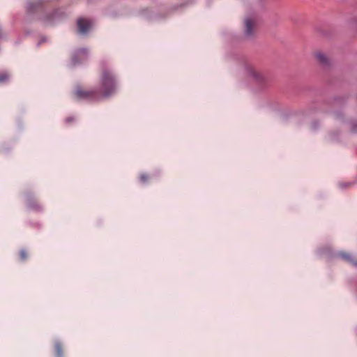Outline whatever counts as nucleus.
<instances>
[{"mask_svg":"<svg viewBox=\"0 0 357 357\" xmlns=\"http://www.w3.org/2000/svg\"><path fill=\"white\" fill-rule=\"evenodd\" d=\"M116 89L115 76L109 70L105 69L101 77V95L98 94L96 91H83L80 87H77L75 91V96L77 100L95 101L99 100L101 97L111 96L116 92Z\"/></svg>","mask_w":357,"mask_h":357,"instance_id":"1","label":"nucleus"},{"mask_svg":"<svg viewBox=\"0 0 357 357\" xmlns=\"http://www.w3.org/2000/svg\"><path fill=\"white\" fill-rule=\"evenodd\" d=\"M89 52L86 48H81L75 51L72 57V64L75 66L83 63L88 59Z\"/></svg>","mask_w":357,"mask_h":357,"instance_id":"2","label":"nucleus"},{"mask_svg":"<svg viewBox=\"0 0 357 357\" xmlns=\"http://www.w3.org/2000/svg\"><path fill=\"white\" fill-rule=\"evenodd\" d=\"M92 26L91 20L84 18H80L77 20V29L78 33L81 35L85 36L89 31Z\"/></svg>","mask_w":357,"mask_h":357,"instance_id":"3","label":"nucleus"},{"mask_svg":"<svg viewBox=\"0 0 357 357\" xmlns=\"http://www.w3.org/2000/svg\"><path fill=\"white\" fill-rule=\"evenodd\" d=\"M248 74L255 82L259 84H265L266 82V77L262 73L252 67L248 68Z\"/></svg>","mask_w":357,"mask_h":357,"instance_id":"4","label":"nucleus"},{"mask_svg":"<svg viewBox=\"0 0 357 357\" xmlns=\"http://www.w3.org/2000/svg\"><path fill=\"white\" fill-rule=\"evenodd\" d=\"M254 33V22L250 19L247 18L245 20V34L247 36H252Z\"/></svg>","mask_w":357,"mask_h":357,"instance_id":"5","label":"nucleus"},{"mask_svg":"<svg viewBox=\"0 0 357 357\" xmlns=\"http://www.w3.org/2000/svg\"><path fill=\"white\" fill-rule=\"evenodd\" d=\"M337 255H338V257H341L342 259H344L347 262L357 267V261H355L353 259V257L351 256V255L346 253V252H340L337 254Z\"/></svg>","mask_w":357,"mask_h":357,"instance_id":"6","label":"nucleus"},{"mask_svg":"<svg viewBox=\"0 0 357 357\" xmlns=\"http://www.w3.org/2000/svg\"><path fill=\"white\" fill-rule=\"evenodd\" d=\"M43 3L41 0H33L27 3V10L29 12L33 11L36 8L40 6Z\"/></svg>","mask_w":357,"mask_h":357,"instance_id":"7","label":"nucleus"},{"mask_svg":"<svg viewBox=\"0 0 357 357\" xmlns=\"http://www.w3.org/2000/svg\"><path fill=\"white\" fill-rule=\"evenodd\" d=\"M315 56L317 61L322 65L326 66L328 64V59L326 56L321 52H317Z\"/></svg>","mask_w":357,"mask_h":357,"instance_id":"8","label":"nucleus"},{"mask_svg":"<svg viewBox=\"0 0 357 357\" xmlns=\"http://www.w3.org/2000/svg\"><path fill=\"white\" fill-rule=\"evenodd\" d=\"M54 349L56 357H63V351L61 344L59 342H56L54 344Z\"/></svg>","mask_w":357,"mask_h":357,"instance_id":"9","label":"nucleus"},{"mask_svg":"<svg viewBox=\"0 0 357 357\" xmlns=\"http://www.w3.org/2000/svg\"><path fill=\"white\" fill-rule=\"evenodd\" d=\"M9 79V75L7 73H3L0 74V83H3L8 81Z\"/></svg>","mask_w":357,"mask_h":357,"instance_id":"10","label":"nucleus"},{"mask_svg":"<svg viewBox=\"0 0 357 357\" xmlns=\"http://www.w3.org/2000/svg\"><path fill=\"white\" fill-rule=\"evenodd\" d=\"M28 207L30 209L35 210V211H39L40 209V206L37 204H32L31 202H28Z\"/></svg>","mask_w":357,"mask_h":357,"instance_id":"11","label":"nucleus"},{"mask_svg":"<svg viewBox=\"0 0 357 357\" xmlns=\"http://www.w3.org/2000/svg\"><path fill=\"white\" fill-rule=\"evenodd\" d=\"M20 255L21 259L23 261L25 260L27 257V254H26V252L25 250H21Z\"/></svg>","mask_w":357,"mask_h":357,"instance_id":"12","label":"nucleus"},{"mask_svg":"<svg viewBox=\"0 0 357 357\" xmlns=\"http://www.w3.org/2000/svg\"><path fill=\"white\" fill-rule=\"evenodd\" d=\"M147 180H148V176L146 174H141V176H140V181L142 183L146 182Z\"/></svg>","mask_w":357,"mask_h":357,"instance_id":"13","label":"nucleus"},{"mask_svg":"<svg viewBox=\"0 0 357 357\" xmlns=\"http://www.w3.org/2000/svg\"><path fill=\"white\" fill-rule=\"evenodd\" d=\"M72 121H73V117H68L66 119V123H70Z\"/></svg>","mask_w":357,"mask_h":357,"instance_id":"14","label":"nucleus"},{"mask_svg":"<svg viewBox=\"0 0 357 357\" xmlns=\"http://www.w3.org/2000/svg\"><path fill=\"white\" fill-rule=\"evenodd\" d=\"M350 185V183H346V184L340 183V186L342 188H344V187H346V186H347V185Z\"/></svg>","mask_w":357,"mask_h":357,"instance_id":"15","label":"nucleus"},{"mask_svg":"<svg viewBox=\"0 0 357 357\" xmlns=\"http://www.w3.org/2000/svg\"><path fill=\"white\" fill-rule=\"evenodd\" d=\"M45 40H46V39H45V38H41V40H40V43H38V45H39L41 43H43V42L45 41Z\"/></svg>","mask_w":357,"mask_h":357,"instance_id":"16","label":"nucleus"},{"mask_svg":"<svg viewBox=\"0 0 357 357\" xmlns=\"http://www.w3.org/2000/svg\"><path fill=\"white\" fill-rule=\"evenodd\" d=\"M312 127H313V129H316V128H317V126H316V125H315V124H313V125H312Z\"/></svg>","mask_w":357,"mask_h":357,"instance_id":"17","label":"nucleus"}]
</instances>
